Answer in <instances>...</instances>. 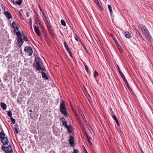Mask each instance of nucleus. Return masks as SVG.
Returning <instances> with one entry per match:
<instances>
[{
    "mask_svg": "<svg viewBox=\"0 0 153 153\" xmlns=\"http://www.w3.org/2000/svg\"><path fill=\"white\" fill-rule=\"evenodd\" d=\"M4 149H5V147H4Z\"/></svg>",
    "mask_w": 153,
    "mask_h": 153,
    "instance_id": "61",
    "label": "nucleus"
},
{
    "mask_svg": "<svg viewBox=\"0 0 153 153\" xmlns=\"http://www.w3.org/2000/svg\"><path fill=\"white\" fill-rule=\"evenodd\" d=\"M88 140V142L89 143H90L91 145H92V143H91V142L90 139L88 140Z\"/></svg>",
    "mask_w": 153,
    "mask_h": 153,
    "instance_id": "48",
    "label": "nucleus"
},
{
    "mask_svg": "<svg viewBox=\"0 0 153 153\" xmlns=\"http://www.w3.org/2000/svg\"><path fill=\"white\" fill-rule=\"evenodd\" d=\"M24 50L25 51L26 53H27L28 54V55L30 56L32 55L33 53L32 49L31 47L30 46H26Z\"/></svg>",
    "mask_w": 153,
    "mask_h": 153,
    "instance_id": "4",
    "label": "nucleus"
},
{
    "mask_svg": "<svg viewBox=\"0 0 153 153\" xmlns=\"http://www.w3.org/2000/svg\"><path fill=\"white\" fill-rule=\"evenodd\" d=\"M141 151L142 153H144V152L142 150H141Z\"/></svg>",
    "mask_w": 153,
    "mask_h": 153,
    "instance_id": "57",
    "label": "nucleus"
},
{
    "mask_svg": "<svg viewBox=\"0 0 153 153\" xmlns=\"http://www.w3.org/2000/svg\"><path fill=\"white\" fill-rule=\"evenodd\" d=\"M0 140H1L3 143L5 145H7L8 143V140L7 138L5 137H0Z\"/></svg>",
    "mask_w": 153,
    "mask_h": 153,
    "instance_id": "6",
    "label": "nucleus"
},
{
    "mask_svg": "<svg viewBox=\"0 0 153 153\" xmlns=\"http://www.w3.org/2000/svg\"><path fill=\"white\" fill-rule=\"evenodd\" d=\"M34 30L37 35L38 36H40L41 35V33L39 27L36 26H34Z\"/></svg>",
    "mask_w": 153,
    "mask_h": 153,
    "instance_id": "8",
    "label": "nucleus"
},
{
    "mask_svg": "<svg viewBox=\"0 0 153 153\" xmlns=\"http://www.w3.org/2000/svg\"><path fill=\"white\" fill-rule=\"evenodd\" d=\"M85 69L86 70L87 72L88 73V69H89L87 65L85 64Z\"/></svg>",
    "mask_w": 153,
    "mask_h": 153,
    "instance_id": "32",
    "label": "nucleus"
},
{
    "mask_svg": "<svg viewBox=\"0 0 153 153\" xmlns=\"http://www.w3.org/2000/svg\"><path fill=\"white\" fill-rule=\"evenodd\" d=\"M112 117H113V118L115 120V121L118 120L117 118L116 117V116L115 115H113L112 116Z\"/></svg>",
    "mask_w": 153,
    "mask_h": 153,
    "instance_id": "40",
    "label": "nucleus"
},
{
    "mask_svg": "<svg viewBox=\"0 0 153 153\" xmlns=\"http://www.w3.org/2000/svg\"><path fill=\"white\" fill-rule=\"evenodd\" d=\"M68 51V53H69L70 56L71 57H72V52L70 50V49L67 51Z\"/></svg>",
    "mask_w": 153,
    "mask_h": 153,
    "instance_id": "35",
    "label": "nucleus"
},
{
    "mask_svg": "<svg viewBox=\"0 0 153 153\" xmlns=\"http://www.w3.org/2000/svg\"><path fill=\"white\" fill-rule=\"evenodd\" d=\"M68 141L72 146H74V139L73 137L71 136L69 137Z\"/></svg>",
    "mask_w": 153,
    "mask_h": 153,
    "instance_id": "7",
    "label": "nucleus"
},
{
    "mask_svg": "<svg viewBox=\"0 0 153 153\" xmlns=\"http://www.w3.org/2000/svg\"><path fill=\"white\" fill-rule=\"evenodd\" d=\"M1 81V80H0V81Z\"/></svg>",
    "mask_w": 153,
    "mask_h": 153,
    "instance_id": "64",
    "label": "nucleus"
},
{
    "mask_svg": "<svg viewBox=\"0 0 153 153\" xmlns=\"http://www.w3.org/2000/svg\"><path fill=\"white\" fill-rule=\"evenodd\" d=\"M17 37H18L17 41L18 43L19 46H21L23 44L24 41L22 38V35L20 33H18L17 34Z\"/></svg>",
    "mask_w": 153,
    "mask_h": 153,
    "instance_id": "5",
    "label": "nucleus"
},
{
    "mask_svg": "<svg viewBox=\"0 0 153 153\" xmlns=\"http://www.w3.org/2000/svg\"><path fill=\"white\" fill-rule=\"evenodd\" d=\"M43 35L45 39V41L47 42L48 44L49 45V39L45 33H43Z\"/></svg>",
    "mask_w": 153,
    "mask_h": 153,
    "instance_id": "11",
    "label": "nucleus"
},
{
    "mask_svg": "<svg viewBox=\"0 0 153 153\" xmlns=\"http://www.w3.org/2000/svg\"><path fill=\"white\" fill-rule=\"evenodd\" d=\"M47 23H48V21L47 20Z\"/></svg>",
    "mask_w": 153,
    "mask_h": 153,
    "instance_id": "62",
    "label": "nucleus"
},
{
    "mask_svg": "<svg viewBox=\"0 0 153 153\" xmlns=\"http://www.w3.org/2000/svg\"><path fill=\"white\" fill-rule=\"evenodd\" d=\"M86 152H87V151H86Z\"/></svg>",
    "mask_w": 153,
    "mask_h": 153,
    "instance_id": "63",
    "label": "nucleus"
},
{
    "mask_svg": "<svg viewBox=\"0 0 153 153\" xmlns=\"http://www.w3.org/2000/svg\"><path fill=\"white\" fill-rule=\"evenodd\" d=\"M30 28H31V29H32V25H31V26H30Z\"/></svg>",
    "mask_w": 153,
    "mask_h": 153,
    "instance_id": "59",
    "label": "nucleus"
},
{
    "mask_svg": "<svg viewBox=\"0 0 153 153\" xmlns=\"http://www.w3.org/2000/svg\"><path fill=\"white\" fill-rule=\"evenodd\" d=\"M4 13L5 16L8 19H9L12 17V16L11 14L8 11H5L4 12Z\"/></svg>",
    "mask_w": 153,
    "mask_h": 153,
    "instance_id": "9",
    "label": "nucleus"
},
{
    "mask_svg": "<svg viewBox=\"0 0 153 153\" xmlns=\"http://www.w3.org/2000/svg\"><path fill=\"white\" fill-rule=\"evenodd\" d=\"M78 119L79 120V119H79V118H78Z\"/></svg>",
    "mask_w": 153,
    "mask_h": 153,
    "instance_id": "60",
    "label": "nucleus"
},
{
    "mask_svg": "<svg viewBox=\"0 0 153 153\" xmlns=\"http://www.w3.org/2000/svg\"><path fill=\"white\" fill-rule=\"evenodd\" d=\"M136 33L137 35H138L140 37H142V35L141 34V33H140V32L137 30L136 31Z\"/></svg>",
    "mask_w": 153,
    "mask_h": 153,
    "instance_id": "26",
    "label": "nucleus"
},
{
    "mask_svg": "<svg viewBox=\"0 0 153 153\" xmlns=\"http://www.w3.org/2000/svg\"><path fill=\"white\" fill-rule=\"evenodd\" d=\"M116 123H117V125H118V126H120V123H119V122L118 121V120H117L116 121Z\"/></svg>",
    "mask_w": 153,
    "mask_h": 153,
    "instance_id": "46",
    "label": "nucleus"
},
{
    "mask_svg": "<svg viewBox=\"0 0 153 153\" xmlns=\"http://www.w3.org/2000/svg\"><path fill=\"white\" fill-rule=\"evenodd\" d=\"M30 21L29 22V23L30 24V26H31V25H32V19H29Z\"/></svg>",
    "mask_w": 153,
    "mask_h": 153,
    "instance_id": "41",
    "label": "nucleus"
},
{
    "mask_svg": "<svg viewBox=\"0 0 153 153\" xmlns=\"http://www.w3.org/2000/svg\"><path fill=\"white\" fill-rule=\"evenodd\" d=\"M19 25L18 23H16V22L14 21L12 23L11 25V27L13 28H14L16 27H19Z\"/></svg>",
    "mask_w": 153,
    "mask_h": 153,
    "instance_id": "10",
    "label": "nucleus"
},
{
    "mask_svg": "<svg viewBox=\"0 0 153 153\" xmlns=\"http://www.w3.org/2000/svg\"><path fill=\"white\" fill-rule=\"evenodd\" d=\"M119 48V50L120 51V52L121 53H122L123 52V51L121 49V48Z\"/></svg>",
    "mask_w": 153,
    "mask_h": 153,
    "instance_id": "47",
    "label": "nucleus"
},
{
    "mask_svg": "<svg viewBox=\"0 0 153 153\" xmlns=\"http://www.w3.org/2000/svg\"><path fill=\"white\" fill-rule=\"evenodd\" d=\"M60 110L62 113L65 116H67L68 113L66 111V109L65 106V102L62 101L60 104Z\"/></svg>",
    "mask_w": 153,
    "mask_h": 153,
    "instance_id": "3",
    "label": "nucleus"
},
{
    "mask_svg": "<svg viewBox=\"0 0 153 153\" xmlns=\"http://www.w3.org/2000/svg\"><path fill=\"white\" fill-rule=\"evenodd\" d=\"M48 31L49 33H51L52 36L54 38H55V34L54 33L52 29L51 28V27H50V28H48Z\"/></svg>",
    "mask_w": 153,
    "mask_h": 153,
    "instance_id": "15",
    "label": "nucleus"
},
{
    "mask_svg": "<svg viewBox=\"0 0 153 153\" xmlns=\"http://www.w3.org/2000/svg\"><path fill=\"white\" fill-rule=\"evenodd\" d=\"M0 135H1L5 136V134L3 131H2L1 132H0Z\"/></svg>",
    "mask_w": 153,
    "mask_h": 153,
    "instance_id": "37",
    "label": "nucleus"
},
{
    "mask_svg": "<svg viewBox=\"0 0 153 153\" xmlns=\"http://www.w3.org/2000/svg\"><path fill=\"white\" fill-rule=\"evenodd\" d=\"M78 150L77 149H74V153H78Z\"/></svg>",
    "mask_w": 153,
    "mask_h": 153,
    "instance_id": "44",
    "label": "nucleus"
},
{
    "mask_svg": "<svg viewBox=\"0 0 153 153\" xmlns=\"http://www.w3.org/2000/svg\"><path fill=\"white\" fill-rule=\"evenodd\" d=\"M38 24H39V25H41V23H39L38 22Z\"/></svg>",
    "mask_w": 153,
    "mask_h": 153,
    "instance_id": "58",
    "label": "nucleus"
},
{
    "mask_svg": "<svg viewBox=\"0 0 153 153\" xmlns=\"http://www.w3.org/2000/svg\"><path fill=\"white\" fill-rule=\"evenodd\" d=\"M65 127L68 130H69V129H70V128H71V126H67Z\"/></svg>",
    "mask_w": 153,
    "mask_h": 153,
    "instance_id": "42",
    "label": "nucleus"
},
{
    "mask_svg": "<svg viewBox=\"0 0 153 153\" xmlns=\"http://www.w3.org/2000/svg\"><path fill=\"white\" fill-rule=\"evenodd\" d=\"M29 111L31 113L30 114V115H32L31 113L33 112L32 111V110H29Z\"/></svg>",
    "mask_w": 153,
    "mask_h": 153,
    "instance_id": "49",
    "label": "nucleus"
},
{
    "mask_svg": "<svg viewBox=\"0 0 153 153\" xmlns=\"http://www.w3.org/2000/svg\"><path fill=\"white\" fill-rule=\"evenodd\" d=\"M22 12H23L22 10V9L21 10H20V11L19 12V17H20V19H21L23 20L24 19L23 17V16H22V14L21 13Z\"/></svg>",
    "mask_w": 153,
    "mask_h": 153,
    "instance_id": "23",
    "label": "nucleus"
},
{
    "mask_svg": "<svg viewBox=\"0 0 153 153\" xmlns=\"http://www.w3.org/2000/svg\"><path fill=\"white\" fill-rule=\"evenodd\" d=\"M12 2H13V4H15L16 3L15 2L14 0H13V1Z\"/></svg>",
    "mask_w": 153,
    "mask_h": 153,
    "instance_id": "50",
    "label": "nucleus"
},
{
    "mask_svg": "<svg viewBox=\"0 0 153 153\" xmlns=\"http://www.w3.org/2000/svg\"><path fill=\"white\" fill-rule=\"evenodd\" d=\"M7 150L8 152H12V148L11 146L10 145H9L7 148Z\"/></svg>",
    "mask_w": 153,
    "mask_h": 153,
    "instance_id": "18",
    "label": "nucleus"
},
{
    "mask_svg": "<svg viewBox=\"0 0 153 153\" xmlns=\"http://www.w3.org/2000/svg\"><path fill=\"white\" fill-rule=\"evenodd\" d=\"M2 6V8H4V11L5 10V7H4L3 5Z\"/></svg>",
    "mask_w": 153,
    "mask_h": 153,
    "instance_id": "52",
    "label": "nucleus"
},
{
    "mask_svg": "<svg viewBox=\"0 0 153 153\" xmlns=\"http://www.w3.org/2000/svg\"><path fill=\"white\" fill-rule=\"evenodd\" d=\"M23 39L25 41H28V38L25 36H23Z\"/></svg>",
    "mask_w": 153,
    "mask_h": 153,
    "instance_id": "39",
    "label": "nucleus"
},
{
    "mask_svg": "<svg viewBox=\"0 0 153 153\" xmlns=\"http://www.w3.org/2000/svg\"><path fill=\"white\" fill-rule=\"evenodd\" d=\"M64 46L66 49L67 50V51H68L69 50V48L68 47V45H67L66 42L65 41L64 42Z\"/></svg>",
    "mask_w": 153,
    "mask_h": 153,
    "instance_id": "22",
    "label": "nucleus"
},
{
    "mask_svg": "<svg viewBox=\"0 0 153 153\" xmlns=\"http://www.w3.org/2000/svg\"><path fill=\"white\" fill-rule=\"evenodd\" d=\"M108 7L110 13H111V14L113 13V11L111 6L110 5H108Z\"/></svg>",
    "mask_w": 153,
    "mask_h": 153,
    "instance_id": "21",
    "label": "nucleus"
},
{
    "mask_svg": "<svg viewBox=\"0 0 153 153\" xmlns=\"http://www.w3.org/2000/svg\"><path fill=\"white\" fill-rule=\"evenodd\" d=\"M27 17H28L29 16V13H28V12L27 13Z\"/></svg>",
    "mask_w": 153,
    "mask_h": 153,
    "instance_id": "51",
    "label": "nucleus"
},
{
    "mask_svg": "<svg viewBox=\"0 0 153 153\" xmlns=\"http://www.w3.org/2000/svg\"><path fill=\"white\" fill-rule=\"evenodd\" d=\"M19 129V128L18 127H15L14 128V130L15 131V132L17 133L18 134L19 132L18 130V129Z\"/></svg>",
    "mask_w": 153,
    "mask_h": 153,
    "instance_id": "33",
    "label": "nucleus"
},
{
    "mask_svg": "<svg viewBox=\"0 0 153 153\" xmlns=\"http://www.w3.org/2000/svg\"><path fill=\"white\" fill-rule=\"evenodd\" d=\"M117 66H118V69L119 70V73H120L121 76H123V75H124L123 74V73H122L121 71L120 70L119 66L118 65Z\"/></svg>",
    "mask_w": 153,
    "mask_h": 153,
    "instance_id": "25",
    "label": "nucleus"
},
{
    "mask_svg": "<svg viewBox=\"0 0 153 153\" xmlns=\"http://www.w3.org/2000/svg\"><path fill=\"white\" fill-rule=\"evenodd\" d=\"M61 24L64 26H65L66 25V23L63 20H61Z\"/></svg>",
    "mask_w": 153,
    "mask_h": 153,
    "instance_id": "28",
    "label": "nucleus"
},
{
    "mask_svg": "<svg viewBox=\"0 0 153 153\" xmlns=\"http://www.w3.org/2000/svg\"><path fill=\"white\" fill-rule=\"evenodd\" d=\"M85 123L86 125L88 126V128H91V126L90 125H89V123L86 120H85Z\"/></svg>",
    "mask_w": 153,
    "mask_h": 153,
    "instance_id": "31",
    "label": "nucleus"
},
{
    "mask_svg": "<svg viewBox=\"0 0 153 153\" xmlns=\"http://www.w3.org/2000/svg\"><path fill=\"white\" fill-rule=\"evenodd\" d=\"M80 113H81V115L82 116V118H83L84 120L85 121V120H86L83 113L82 112V111L81 110H80Z\"/></svg>",
    "mask_w": 153,
    "mask_h": 153,
    "instance_id": "24",
    "label": "nucleus"
},
{
    "mask_svg": "<svg viewBox=\"0 0 153 153\" xmlns=\"http://www.w3.org/2000/svg\"><path fill=\"white\" fill-rule=\"evenodd\" d=\"M68 131L70 132V133H71V130H70V129H69V130H68Z\"/></svg>",
    "mask_w": 153,
    "mask_h": 153,
    "instance_id": "54",
    "label": "nucleus"
},
{
    "mask_svg": "<svg viewBox=\"0 0 153 153\" xmlns=\"http://www.w3.org/2000/svg\"><path fill=\"white\" fill-rule=\"evenodd\" d=\"M74 38L77 41H78V36L76 34L75 35V36H74Z\"/></svg>",
    "mask_w": 153,
    "mask_h": 153,
    "instance_id": "43",
    "label": "nucleus"
},
{
    "mask_svg": "<svg viewBox=\"0 0 153 153\" xmlns=\"http://www.w3.org/2000/svg\"><path fill=\"white\" fill-rule=\"evenodd\" d=\"M121 77L122 78L123 80L125 81V83H126V82H127V81L126 80V79L124 75H123V76H121Z\"/></svg>",
    "mask_w": 153,
    "mask_h": 153,
    "instance_id": "38",
    "label": "nucleus"
},
{
    "mask_svg": "<svg viewBox=\"0 0 153 153\" xmlns=\"http://www.w3.org/2000/svg\"><path fill=\"white\" fill-rule=\"evenodd\" d=\"M35 62L34 63L33 67L36 70L45 71V68L43 64V62L40 58L39 57L36 58Z\"/></svg>",
    "mask_w": 153,
    "mask_h": 153,
    "instance_id": "1",
    "label": "nucleus"
},
{
    "mask_svg": "<svg viewBox=\"0 0 153 153\" xmlns=\"http://www.w3.org/2000/svg\"><path fill=\"white\" fill-rule=\"evenodd\" d=\"M138 27L139 29L141 30L144 36L149 40V41L150 42L152 41V39L146 27L143 25L140 24L138 26Z\"/></svg>",
    "mask_w": 153,
    "mask_h": 153,
    "instance_id": "2",
    "label": "nucleus"
},
{
    "mask_svg": "<svg viewBox=\"0 0 153 153\" xmlns=\"http://www.w3.org/2000/svg\"><path fill=\"white\" fill-rule=\"evenodd\" d=\"M42 77L45 80H48V77L47 76V75L46 73L45 72H42Z\"/></svg>",
    "mask_w": 153,
    "mask_h": 153,
    "instance_id": "14",
    "label": "nucleus"
},
{
    "mask_svg": "<svg viewBox=\"0 0 153 153\" xmlns=\"http://www.w3.org/2000/svg\"><path fill=\"white\" fill-rule=\"evenodd\" d=\"M85 134L86 136H87V135H88V134H87V133L86 132H85Z\"/></svg>",
    "mask_w": 153,
    "mask_h": 153,
    "instance_id": "55",
    "label": "nucleus"
},
{
    "mask_svg": "<svg viewBox=\"0 0 153 153\" xmlns=\"http://www.w3.org/2000/svg\"><path fill=\"white\" fill-rule=\"evenodd\" d=\"M97 7H100L101 9H102V10H103V9H102V7L101 6V5H100V4H99V2H98V1H97Z\"/></svg>",
    "mask_w": 153,
    "mask_h": 153,
    "instance_id": "34",
    "label": "nucleus"
},
{
    "mask_svg": "<svg viewBox=\"0 0 153 153\" xmlns=\"http://www.w3.org/2000/svg\"><path fill=\"white\" fill-rule=\"evenodd\" d=\"M74 115H75V116H77V114H76V113L75 112H74Z\"/></svg>",
    "mask_w": 153,
    "mask_h": 153,
    "instance_id": "53",
    "label": "nucleus"
},
{
    "mask_svg": "<svg viewBox=\"0 0 153 153\" xmlns=\"http://www.w3.org/2000/svg\"><path fill=\"white\" fill-rule=\"evenodd\" d=\"M34 17H35V23L36 24H38V22L39 21V19L38 16L37 15H36Z\"/></svg>",
    "mask_w": 153,
    "mask_h": 153,
    "instance_id": "16",
    "label": "nucleus"
},
{
    "mask_svg": "<svg viewBox=\"0 0 153 153\" xmlns=\"http://www.w3.org/2000/svg\"><path fill=\"white\" fill-rule=\"evenodd\" d=\"M48 25L49 26V24H48V25L47 24V26L48 28H49V27H48ZM49 28H50V27Z\"/></svg>",
    "mask_w": 153,
    "mask_h": 153,
    "instance_id": "56",
    "label": "nucleus"
},
{
    "mask_svg": "<svg viewBox=\"0 0 153 153\" xmlns=\"http://www.w3.org/2000/svg\"><path fill=\"white\" fill-rule=\"evenodd\" d=\"M0 105L2 109L4 110H6L7 108V105L4 102H1L0 104Z\"/></svg>",
    "mask_w": 153,
    "mask_h": 153,
    "instance_id": "12",
    "label": "nucleus"
},
{
    "mask_svg": "<svg viewBox=\"0 0 153 153\" xmlns=\"http://www.w3.org/2000/svg\"><path fill=\"white\" fill-rule=\"evenodd\" d=\"M98 75V73H97L96 71H95L94 74V76L95 78H96L97 76Z\"/></svg>",
    "mask_w": 153,
    "mask_h": 153,
    "instance_id": "29",
    "label": "nucleus"
},
{
    "mask_svg": "<svg viewBox=\"0 0 153 153\" xmlns=\"http://www.w3.org/2000/svg\"><path fill=\"white\" fill-rule=\"evenodd\" d=\"M14 29V32L16 33L17 36L18 33H20V34H21L20 31L19 30V27H16Z\"/></svg>",
    "mask_w": 153,
    "mask_h": 153,
    "instance_id": "17",
    "label": "nucleus"
},
{
    "mask_svg": "<svg viewBox=\"0 0 153 153\" xmlns=\"http://www.w3.org/2000/svg\"><path fill=\"white\" fill-rule=\"evenodd\" d=\"M86 138H87V140L91 139V137L88 135H87V136H86Z\"/></svg>",
    "mask_w": 153,
    "mask_h": 153,
    "instance_id": "45",
    "label": "nucleus"
},
{
    "mask_svg": "<svg viewBox=\"0 0 153 153\" xmlns=\"http://www.w3.org/2000/svg\"><path fill=\"white\" fill-rule=\"evenodd\" d=\"M126 84H127V87L128 88V89L129 90H131V88H130V87L129 86V85L128 84V82H127L126 83Z\"/></svg>",
    "mask_w": 153,
    "mask_h": 153,
    "instance_id": "36",
    "label": "nucleus"
},
{
    "mask_svg": "<svg viewBox=\"0 0 153 153\" xmlns=\"http://www.w3.org/2000/svg\"><path fill=\"white\" fill-rule=\"evenodd\" d=\"M125 36L127 38H131V34L128 32H126L125 33Z\"/></svg>",
    "mask_w": 153,
    "mask_h": 153,
    "instance_id": "19",
    "label": "nucleus"
},
{
    "mask_svg": "<svg viewBox=\"0 0 153 153\" xmlns=\"http://www.w3.org/2000/svg\"><path fill=\"white\" fill-rule=\"evenodd\" d=\"M7 115L8 116L11 118L12 117V114L11 111H9L8 112Z\"/></svg>",
    "mask_w": 153,
    "mask_h": 153,
    "instance_id": "30",
    "label": "nucleus"
},
{
    "mask_svg": "<svg viewBox=\"0 0 153 153\" xmlns=\"http://www.w3.org/2000/svg\"><path fill=\"white\" fill-rule=\"evenodd\" d=\"M22 2V0H16V3L18 5H21Z\"/></svg>",
    "mask_w": 153,
    "mask_h": 153,
    "instance_id": "20",
    "label": "nucleus"
},
{
    "mask_svg": "<svg viewBox=\"0 0 153 153\" xmlns=\"http://www.w3.org/2000/svg\"><path fill=\"white\" fill-rule=\"evenodd\" d=\"M62 124L65 127L67 126V121L64 117L62 118Z\"/></svg>",
    "mask_w": 153,
    "mask_h": 153,
    "instance_id": "13",
    "label": "nucleus"
},
{
    "mask_svg": "<svg viewBox=\"0 0 153 153\" xmlns=\"http://www.w3.org/2000/svg\"><path fill=\"white\" fill-rule=\"evenodd\" d=\"M10 120L13 123V124H15L16 123V120L13 117H11L10 118Z\"/></svg>",
    "mask_w": 153,
    "mask_h": 153,
    "instance_id": "27",
    "label": "nucleus"
}]
</instances>
